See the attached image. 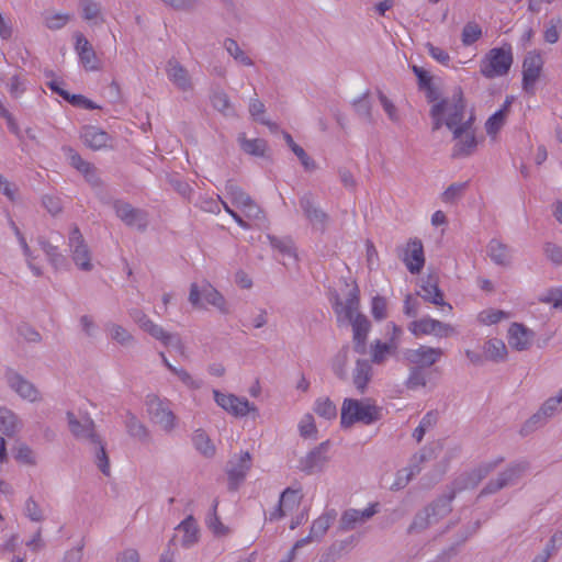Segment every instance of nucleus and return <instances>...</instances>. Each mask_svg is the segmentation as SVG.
<instances>
[{
    "instance_id": "nucleus-17",
    "label": "nucleus",
    "mask_w": 562,
    "mask_h": 562,
    "mask_svg": "<svg viewBox=\"0 0 562 562\" xmlns=\"http://www.w3.org/2000/svg\"><path fill=\"white\" fill-rule=\"evenodd\" d=\"M443 356L441 348H434L428 346H419L417 349H407L404 352V358L416 367L427 368L434 366Z\"/></svg>"
},
{
    "instance_id": "nucleus-54",
    "label": "nucleus",
    "mask_w": 562,
    "mask_h": 562,
    "mask_svg": "<svg viewBox=\"0 0 562 562\" xmlns=\"http://www.w3.org/2000/svg\"><path fill=\"white\" fill-rule=\"evenodd\" d=\"M315 413L325 419H333L337 416L336 405L328 397H321L315 403Z\"/></svg>"
},
{
    "instance_id": "nucleus-21",
    "label": "nucleus",
    "mask_w": 562,
    "mask_h": 562,
    "mask_svg": "<svg viewBox=\"0 0 562 562\" xmlns=\"http://www.w3.org/2000/svg\"><path fill=\"white\" fill-rule=\"evenodd\" d=\"M424 301L438 306H447L449 311L452 306L445 302L443 292L439 289V278L437 274H428L422 280L420 292L417 293Z\"/></svg>"
},
{
    "instance_id": "nucleus-23",
    "label": "nucleus",
    "mask_w": 562,
    "mask_h": 562,
    "mask_svg": "<svg viewBox=\"0 0 562 562\" xmlns=\"http://www.w3.org/2000/svg\"><path fill=\"white\" fill-rule=\"evenodd\" d=\"M533 337V331L522 324L513 323L509 327L508 344L518 351L527 350L531 346Z\"/></svg>"
},
{
    "instance_id": "nucleus-45",
    "label": "nucleus",
    "mask_w": 562,
    "mask_h": 562,
    "mask_svg": "<svg viewBox=\"0 0 562 562\" xmlns=\"http://www.w3.org/2000/svg\"><path fill=\"white\" fill-rule=\"evenodd\" d=\"M192 441L194 447L205 457H213L215 447L212 445L211 439L204 430L198 429L194 431Z\"/></svg>"
},
{
    "instance_id": "nucleus-26",
    "label": "nucleus",
    "mask_w": 562,
    "mask_h": 562,
    "mask_svg": "<svg viewBox=\"0 0 562 562\" xmlns=\"http://www.w3.org/2000/svg\"><path fill=\"white\" fill-rule=\"evenodd\" d=\"M372 379V366L369 360L358 359L352 371V383L360 394H363Z\"/></svg>"
},
{
    "instance_id": "nucleus-62",
    "label": "nucleus",
    "mask_w": 562,
    "mask_h": 562,
    "mask_svg": "<svg viewBox=\"0 0 562 562\" xmlns=\"http://www.w3.org/2000/svg\"><path fill=\"white\" fill-rule=\"evenodd\" d=\"M386 299L376 295L372 299L371 313L376 321H382L387 316Z\"/></svg>"
},
{
    "instance_id": "nucleus-41",
    "label": "nucleus",
    "mask_w": 562,
    "mask_h": 562,
    "mask_svg": "<svg viewBox=\"0 0 562 562\" xmlns=\"http://www.w3.org/2000/svg\"><path fill=\"white\" fill-rule=\"evenodd\" d=\"M131 318L151 337L159 334V325L155 324L143 311L133 308L130 311Z\"/></svg>"
},
{
    "instance_id": "nucleus-55",
    "label": "nucleus",
    "mask_w": 562,
    "mask_h": 562,
    "mask_svg": "<svg viewBox=\"0 0 562 562\" xmlns=\"http://www.w3.org/2000/svg\"><path fill=\"white\" fill-rule=\"evenodd\" d=\"M109 330L111 338L122 346L131 345L134 341L133 335L121 325L111 324Z\"/></svg>"
},
{
    "instance_id": "nucleus-34",
    "label": "nucleus",
    "mask_w": 562,
    "mask_h": 562,
    "mask_svg": "<svg viewBox=\"0 0 562 562\" xmlns=\"http://www.w3.org/2000/svg\"><path fill=\"white\" fill-rule=\"evenodd\" d=\"M125 427L130 436L140 441L149 440V431L147 427L131 412L126 413Z\"/></svg>"
},
{
    "instance_id": "nucleus-33",
    "label": "nucleus",
    "mask_w": 562,
    "mask_h": 562,
    "mask_svg": "<svg viewBox=\"0 0 562 562\" xmlns=\"http://www.w3.org/2000/svg\"><path fill=\"white\" fill-rule=\"evenodd\" d=\"M504 461L503 457L497 458L496 460L488 461L480 464L476 469H474L467 479H459L458 481L461 484L465 482L462 481H471L472 485L475 486L480 481L486 477L492 471H494L502 462Z\"/></svg>"
},
{
    "instance_id": "nucleus-58",
    "label": "nucleus",
    "mask_w": 562,
    "mask_h": 562,
    "mask_svg": "<svg viewBox=\"0 0 562 562\" xmlns=\"http://www.w3.org/2000/svg\"><path fill=\"white\" fill-rule=\"evenodd\" d=\"M447 104L448 100H440L431 106L432 131H438L445 124L443 114Z\"/></svg>"
},
{
    "instance_id": "nucleus-13",
    "label": "nucleus",
    "mask_w": 562,
    "mask_h": 562,
    "mask_svg": "<svg viewBox=\"0 0 562 562\" xmlns=\"http://www.w3.org/2000/svg\"><path fill=\"white\" fill-rule=\"evenodd\" d=\"M465 487L467 483L461 484L459 481H454L453 486L450 488L449 493L437 497L424 508L426 512H428L435 524L451 513V503L454 499L457 492Z\"/></svg>"
},
{
    "instance_id": "nucleus-1",
    "label": "nucleus",
    "mask_w": 562,
    "mask_h": 562,
    "mask_svg": "<svg viewBox=\"0 0 562 562\" xmlns=\"http://www.w3.org/2000/svg\"><path fill=\"white\" fill-rule=\"evenodd\" d=\"M345 285L347 288L346 300L342 301L340 295L334 291L330 296L331 306L338 325L352 327L353 350L359 355H366L371 323L364 314L359 312L360 290L357 283H348L345 280Z\"/></svg>"
},
{
    "instance_id": "nucleus-22",
    "label": "nucleus",
    "mask_w": 562,
    "mask_h": 562,
    "mask_svg": "<svg viewBox=\"0 0 562 562\" xmlns=\"http://www.w3.org/2000/svg\"><path fill=\"white\" fill-rule=\"evenodd\" d=\"M9 386L14 390L22 398L30 402L41 400V394L33 383L24 379L21 374L13 370L5 373Z\"/></svg>"
},
{
    "instance_id": "nucleus-19",
    "label": "nucleus",
    "mask_w": 562,
    "mask_h": 562,
    "mask_svg": "<svg viewBox=\"0 0 562 562\" xmlns=\"http://www.w3.org/2000/svg\"><path fill=\"white\" fill-rule=\"evenodd\" d=\"M75 38V49L83 68L88 71L100 70L101 63L90 42L81 33H76Z\"/></svg>"
},
{
    "instance_id": "nucleus-32",
    "label": "nucleus",
    "mask_w": 562,
    "mask_h": 562,
    "mask_svg": "<svg viewBox=\"0 0 562 562\" xmlns=\"http://www.w3.org/2000/svg\"><path fill=\"white\" fill-rule=\"evenodd\" d=\"M177 530L183 532V537L181 539V544L186 548H189L198 542L199 540V528L195 519L192 516H188L180 525L177 527Z\"/></svg>"
},
{
    "instance_id": "nucleus-3",
    "label": "nucleus",
    "mask_w": 562,
    "mask_h": 562,
    "mask_svg": "<svg viewBox=\"0 0 562 562\" xmlns=\"http://www.w3.org/2000/svg\"><path fill=\"white\" fill-rule=\"evenodd\" d=\"M448 104L445 110V125L452 131L453 138H458L463 135V132L471 127L473 123V115H470L464 121L465 116V101L461 87H456L450 98H447Z\"/></svg>"
},
{
    "instance_id": "nucleus-39",
    "label": "nucleus",
    "mask_w": 562,
    "mask_h": 562,
    "mask_svg": "<svg viewBox=\"0 0 562 562\" xmlns=\"http://www.w3.org/2000/svg\"><path fill=\"white\" fill-rule=\"evenodd\" d=\"M225 190L231 202L241 209L251 199L234 180H228L225 184Z\"/></svg>"
},
{
    "instance_id": "nucleus-49",
    "label": "nucleus",
    "mask_w": 562,
    "mask_h": 562,
    "mask_svg": "<svg viewBox=\"0 0 562 562\" xmlns=\"http://www.w3.org/2000/svg\"><path fill=\"white\" fill-rule=\"evenodd\" d=\"M482 36V27L476 22H468L461 33V42L464 46H470L477 42Z\"/></svg>"
},
{
    "instance_id": "nucleus-12",
    "label": "nucleus",
    "mask_w": 562,
    "mask_h": 562,
    "mask_svg": "<svg viewBox=\"0 0 562 562\" xmlns=\"http://www.w3.org/2000/svg\"><path fill=\"white\" fill-rule=\"evenodd\" d=\"M116 216L127 226L145 231L148 225V214L142 209H136L132 204L116 200L113 203Z\"/></svg>"
},
{
    "instance_id": "nucleus-18",
    "label": "nucleus",
    "mask_w": 562,
    "mask_h": 562,
    "mask_svg": "<svg viewBox=\"0 0 562 562\" xmlns=\"http://www.w3.org/2000/svg\"><path fill=\"white\" fill-rule=\"evenodd\" d=\"M251 468V457L249 452L241 453L238 458L227 463L226 473L228 476V488L236 491L239 484L245 480Z\"/></svg>"
},
{
    "instance_id": "nucleus-57",
    "label": "nucleus",
    "mask_w": 562,
    "mask_h": 562,
    "mask_svg": "<svg viewBox=\"0 0 562 562\" xmlns=\"http://www.w3.org/2000/svg\"><path fill=\"white\" fill-rule=\"evenodd\" d=\"M548 417H544L539 409L536 414H533L521 427L520 435L528 436L537 428L543 426L547 423Z\"/></svg>"
},
{
    "instance_id": "nucleus-59",
    "label": "nucleus",
    "mask_w": 562,
    "mask_h": 562,
    "mask_svg": "<svg viewBox=\"0 0 562 562\" xmlns=\"http://www.w3.org/2000/svg\"><path fill=\"white\" fill-rule=\"evenodd\" d=\"M562 26V21L560 18L551 19L548 22V25L543 33V38L549 44H554L559 41L560 30Z\"/></svg>"
},
{
    "instance_id": "nucleus-48",
    "label": "nucleus",
    "mask_w": 562,
    "mask_h": 562,
    "mask_svg": "<svg viewBox=\"0 0 562 562\" xmlns=\"http://www.w3.org/2000/svg\"><path fill=\"white\" fill-rule=\"evenodd\" d=\"M90 445H92L94 448L95 463H97L99 470L104 475H109L110 474V461H109V457L105 451V447L103 445L101 437H99V442H91Z\"/></svg>"
},
{
    "instance_id": "nucleus-63",
    "label": "nucleus",
    "mask_w": 562,
    "mask_h": 562,
    "mask_svg": "<svg viewBox=\"0 0 562 562\" xmlns=\"http://www.w3.org/2000/svg\"><path fill=\"white\" fill-rule=\"evenodd\" d=\"M24 512L26 517H29L32 521L38 522L44 520L43 512L33 497H29L26 499Z\"/></svg>"
},
{
    "instance_id": "nucleus-35",
    "label": "nucleus",
    "mask_w": 562,
    "mask_h": 562,
    "mask_svg": "<svg viewBox=\"0 0 562 562\" xmlns=\"http://www.w3.org/2000/svg\"><path fill=\"white\" fill-rule=\"evenodd\" d=\"M271 247L277 250L282 257H289L296 260V252L294 243L291 237H277L274 235H267Z\"/></svg>"
},
{
    "instance_id": "nucleus-36",
    "label": "nucleus",
    "mask_w": 562,
    "mask_h": 562,
    "mask_svg": "<svg viewBox=\"0 0 562 562\" xmlns=\"http://www.w3.org/2000/svg\"><path fill=\"white\" fill-rule=\"evenodd\" d=\"M238 142L240 148L248 155L262 157L268 149V144L263 138L248 139L245 135H239Z\"/></svg>"
},
{
    "instance_id": "nucleus-10",
    "label": "nucleus",
    "mask_w": 562,
    "mask_h": 562,
    "mask_svg": "<svg viewBox=\"0 0 562 562\" xmlns=\"http://www.w3.org/2000/svg\"><path fill=\"white\" fill-rule=\"evenodd\" d=\"M216 404L235 417H244L249 413H258L257 407L245 397H238L234 394H225L218 390L213 391Z\"/></svg>"
},
{
    "instance_id": "nucleus-30",
    "label": "nucleus",
    "mask_w": 562,
    "mask_h": 562,
    "mask_svg": "<svg viewBox=\"0 0 562 562\" xmlns=\"http://www.w3.org/2000/svg\"><path fill=\"white\" fill-rule=\"evenodd\" d=\"M335 518V510H330L324 513L322 516L315 519L312 524L310 535L306 537L308 538V543L314 539H321L327 532Z\"/></svg>"
},
{
    "instance_id": "nucleus-50",
    "label": "nucleus",
    "mask_w": 562,
    "mask_h": 562,
    "mask_svg": "<svg viewBox=\"0 0 562 562\" xmlns=\"http://www.w3.org/2000/svg\"><path fill=\"white\" fill-rule=\"evenodd\" d=\"M434 524L435 522H434L432 518H430L428 512L423 509L414 516V519H413L412 524L409 525L407 532L408 533H419V532L426 530L427 528H429Z\"/></svg>"
},
{
    "instance_id": "nucleus-46",
    "label": "nucleus",
    "mask_w": 562,
    "mask_h": 562,
    "mask_svg": "<svg viewBox=\"0 0 562 562\" xmlns=\"http://www.w3.org/2000/svg\"><path fill=\"white\" fill-rule=\"evenodd\" d=\"M394 349L395 347L391 344L375 340V342L371 345V362L382 364L386 358L393 353Z\"/></svg>"
},
{
    "instance_id": "nucleus-20",
    "label": "nucleus",
    "mask_w": 562,
    "mask_h": 562,
    "mask_svg": "<svg viewBox=\"0 0 562 562\" xmlns=\"http://www.w3.org/2000/svg\"><path fill=\"white\" fill-rule=\"evenodd\" d=\"M407 270L413 273H419L425 265L423 243L418 238L411 239L402 257Z\"/></svg>"
},
{
    "instance_id": "nucleus-52",
    "label": "nucleus",
    "mask_w": 562,
    "mask_h": 562,
    "mask_svg": "<svg viewBox=\"0 0 562 562\" xmlns=\"http://www.w3.org/2000/svg\"><path fill=\"white\" fill-rule=\"evenodd\" d=\"M224 47L227 50V53L237 61L245 66H252V60L249 58L243 49L239 47L237 42L233 38H226L224 41Z\"/></svg>"
},
{
    "instance_id": "nucleus-43",
    "label": "nucleus",
    "mask_w": 562,
    "mask_h": 562,
    "mask_svg": "<svg viewBox=\"0 0 562 562\" xmlns=\"http://www.w3.org/2000/svg\"><path fill=\"white\" fill-rule=\"evenodd\" d=\"M436 327H440L439 321L430 317H424L409 324V330L417 337L431 335L434 330H436Z\"/></svg>"
},
{
    "instance_id": "nucleus-38",
    "label": "nucleus",
    "mask_w": 562,
    "mask_h": 562,
    "mask_svg": "<svg viewBox=\"0 0 562 562\" xmlns=\"http://www.w3.org/2000/svg\"><path fill=\"white\" fill-rule=\"evenodd\" d=\"M159 331L153 338L161 341L166 347H173L181 356H184L186 346L179 334L168 333L161 326H159Z\"/></svg>"
},
{
    "instance_id": "nucleus-53",
    "label": "nucleus",
    "mask_w": 562,
    "mask_h": 562,
    "mask_svg": "<svg viewBox=\"0 0 562 562\" xmlns=\"http://www.w3.org/2000/svg\"><path fill=\"white\" fill-rule=\"evenodd\" d=\"M348 350L349 347L344 346L336 356V359L333 364L334 373L338 379L342 381L347 379Z\"/></svg>"
},
{
    "instance_id": "nucleus-8",
    "label": "nucleus",
    "mask_w": 562,
    "mask_h": 562,
    "mask_svg": "<svg viewBox=\"0 0 562 562\" xmlns=\"http://www.w3.org/2000/svg\"><path fill=\"white\" fill-rule=\"evenodd\" d=\"M529 468L527 461H520L512 463L494 480L487 482V484L481 491V495L494 494L502 488L514 484Z\"/></svg>"
},
{
    "instance_id": "nucleus-47",
    "label": "nucleus",
    "mask_w": 562,
    "mask_h": 562,
    "mask_svg": "<svg viewBox=\"0 0 562 562\" xmlns=\"http://www.w3.org/2000/svg\"><path fill=\"white\" fill-rule=\"evenodd\" d=\"M427 385V373L424 368L413 367L409 370L408 378L405 382V386L408 390H416L417 387H425Z\"/></svg>"
},
{
    "instance_id": "nucleus-14",
    "label": "nucleus",
    "mask_w": 562,
    "mask_h": 562,
    "mask_svg": "<svg viewBox=\"0 0 562 562\" xmlns=\"http://www.w3.org/2000/svg\"><path fill=\"white\" fill-rule=\"evenodd\" d=\"M379 512V503L370 504L366 509H346L339 519V530L349 531L356 529L371 519Z\"/></svg>"
},
{
    "instance_id": "nucleus-60",
    "label": "nucleus",
    "mask_w": 562,
    "mask_h": 562,
    "mask_svg": "<svg viewBox=\"0 0 562 562\" xmlns=\"http://www.w3.org/2000/svg\"><path fill=\"white\" fill-rule=\"evenodd\" d=\"M507 115L504 111H496L485 123V130L488 135H495L505 124Z\"/></svg>"
},
{
    "instance_id": "nucleus-5",
    "label": "nucleus",
    "mask_w": 562,
    "mask_h": 562,
    "mask_svg": "<svg viewBox=\"0 0 562 562\" xmlns=\"http://www.w3.org/2000/svg\"><path fill=\"white\" fill-rule=\"evenodd\" d=\"M201 299H203L205 303L216 307L222 314L229 313V308L224 296L206 281H204L201 286L196 283H192L190 286L189 302L194 307H204Z\"/></svg>"
},
{
    "instance_id": "nucleus-31",
    "label": "nucleus",
    "mask_w": 562,
    "mask_h": 562,
    "mask_svg": "<svg viewBox=\"0 0 562 562\" xmlns=\"http://www.w3.org/2000/svg\"><path fill=\"white\" fill-rule=\"evenodd\" d=\"M22 427L18 416L7 407L0 406V429L9 437L15 435Z\"/></svg>"
},
{
    "instance_id": "nucleus-11",
    "label": "nucleus",
    "mask_w": 562,
    "mask_h": 562,
    "mask_svg": "<svg viewBox=\"0 0 562 562\" xmlns=\"http://www.w3.org/2000/svg\"><path fill=\"white\" fill-rule=\"evenodd\" d=\"M329 440L321 442L299 461V469L307 475L322 472L329 461Z\"/></svg>"
},
{
    "instance_id": "nucleus-24",
    "label": "nucleus",
    "mask_w": 562,
    "mask_h": 562,
    "mask_svg": "<svg viewBox=\"0 0 562 562\" xmlns=\"http://www.w3.org/2000/svg\"><path fill=\"white\" fill-rule=\"evenodd\" d=\"M168 79L180 90L189 91L192 89L191 78L188 70L176 59L171 58L166 65Z\"/></svg>"
},
{
    "instance_id": "nucleus-9",
    "label": "nucleus",
    "mask_w": 562,
    "mask_h": 562,
    "mask_svg": "<svg viewBox=\"0 0 562 562\" xmlns=\"http://www.w3.org/2000/svg\"><path fill=\"white\" fill-rule=\"evenodd\" d=\"M543 64L540 50L533 49L526 54L522 61V89L527 93H535V85L540 78Z\"/></svg>"
},
{
    "instance_id": "nucleus-56",
    "label": "nucleus",
    "mask_w": 562,
    "mask_h": 562,
    "mask_svg": "<svg viewBox=\"0 0 562 562\" xmlns=\"http://www.w3.org/2000/svg\"><path fill=\"white\" fill-rule=\"evenodd\" d=\"M468 183H452L441 194V200L445 203L457 202L464 193Z\"/></svg>"
},
{
    "instance_id": "nucleus-6",
    "label": "nucleus",
    "mask_w": 562,
    "mask_h": 562,
    "mask_svg": "<svg viewBox=\"0 0 562 562\" xmlns=\"http://www.w3.org/2000/svg\"><path fill=\"white\" fill-rule=\"evenodd\" d=\"M147 411L151 419L165 431H171L176 427V416L170 408V402L162 400L155 394L146 397Z\"/></svg>"
},
{
    "instance_id": "nucleus-42",
    "label": "nucleus",
    "mask_w": 562,
    "mask_h": 562,
    "mask_svg": "<svg viewBox=\"0 0 562 562\" xmlns=\"http://www.w3.org/2000/svg\"><path fill=\"white\" fill-rule=\"evenodd\" d=\"M211 103L215 110L223 113L224 115H231L234 113V108L231 103L229 97L222 89L213 91L211 95Z\"/></svg>"
},
{
    "instance_id": "nucleus-44",
    "label": "nucleus",
    "mask_w": 562,
    "mask_h": 562,
    "mask_svg": "<svg viewBox=\"0 0 562 562\" xmlns=\"http://www.w3.org/2000/svg\"><path fill=\"white\" fill-rule=\"evenodd\" d=\"M217 506L218 501L214 499L212 504V510L207 516L206 524L207 527L213 531V533L217 537H224L227 536L229 532V529L222 524L218 515H217Z\"/></svg>"
},
{
    "instance_id": "nucleus-61",
    "label": "nucleus",
    "mask_w": 562,
    "mask_h": 562,
    "mask_svg": "<svg viewBox=\"0 0 562 562\" xmlns=\"http://www.w3.org/2000/svg\"><path fill=\"white\" fill-rule=\"evenodd\" d=\"M300 435L303 438H312L317 434V429L314 423V417L311 414H306L300 422L299 425Z\"/></svg>"
},
{
    "instance_id": "nucleus-64",
    "label": "nucleus",
    "mask_w": 562,
    "mask_h": 562,
    "mask_svg": "<svg viewBox=\"0 0 562 562\" xmlns=\"http://www.w3.org/2000/svg\"><path fill=\"white\" fill-rule=\"evenodd\" d=\"M279 503L282 506L290 508V509H292L294 506H299V504H300L299 492L295 490H292L290 487L285 488L280 495Z\"/></svg>"
},
{
    "instance_id": "nucleus-4",
    "label": "nucleus",
    "mask_w": 562,
    "mask_h": 562,
    "mask_svg": "<svg viewBox=\"0 0 562 562\" xmlns=\"http://www.w3.org/2000/svg\"><path fill=\"white\" fill-rule=\"evenodd\" d=\"M512 64L513 54L510 46L495 47L482 59L480 71L485 78L493 79L507 75Z\"/></svg>"
},
{
    "instance_id": "nucleus-51",
    "label": "nucleus",
    "mask_w": 562,
    "mask_h": 562,
    "mask_svg": "<svg viewBox=\"0 0 562 562\" xmlns=\"http://www.w3.org/2000/svg\"><path fill=\"white\" fill-rule=\"evenodd\" d=\"M38 244L45 255L47 256L49 262L55 267L58 268L65 262V257L59 254L58 248L54 245H52L47 239L40 237Z\"/></svg>"
},
{
    "instance_id": "nucleus-15",
    "label": "nucleus",
    "mask_w": 562,
    "mask_h": 562,
    "mask_svg": "<svg viewBox=\"0 0 562 562\" xmlns=\"http://www.w3.org/2000/svg\"><path fill=\"white\" fill-rule=\"evenodd\" d=\"M300 206L312 226L322 233L325 232L329 216L317 206L314 195L311 192L300 198Z\"/></svg>"
},
{
    "instance_id": "nucleus-29",
    "label": "nucleus",
    "mask_w": 562,
    "mask_h": 562,
    "mask_svg": "<svg viewBox=\"0 0 562 562\" xmlns=\"http://www.w3.org/2000/svg\"><path fill=\"white\" fill-rule=\"evenodd\" d=\"M64 150L68 153L70 165L74 168L83 173L91 183L99 184L100 181L95 176V169L90 162L85 161L81 156L70 147L64 148Z\"/></svg>"
},
{
    "instance_id": "nucleus-7",
    "label": "nucleus",
    "mask_w": 562,
    "mask_h": 562,
    "mask_svg": "<svg viewBox=\"0 0 562 562\" xmlns=\"http://www.w3.org/2000/svg\"><path fill=\"white\" fill-rule=\"evenodd\" d=\"M68 246L75 265L82 271H91L93 268L91 252L77 225L71 227Z\"/></svg>"
},
{
    "instance_id": "nucleus-37",
    "label": "nucleus",
    "mask_w": 562,
    "mask_h": 562,
    "mask_svg": "<svg viewBox=\"0 0 562 562\" xmlns=\"http://www.w3.org/2000/svg\"><path fill=\"white\" fill-rule=\"evenodd\" d=\"M487 359L494 362L504 361L507 356L506 345L501 339H490L484 347Z\"/></svg>"
},
{
    "instance_id": "nucleus-40",
    "label": "nucleus",
    "mask_w": 562,
    "mask_h": 562,
    "mask_svg": "<svg viewBox=\"0 0 562 562\" xmlns=\"http://www.w3.org/2000/svg\"><path fill=\"white\" fill-rule=\"evenodd\" d=\"M283 138L306 170L311 171L316 168L315 161L293 140L292 136L288 132H283Z\"/></svg>"
},
{
    "instance_id": "nucleus-16",
    "label": "nucleus",
    "mask_w": 562,
    "mask_h": 562,
    "mask_svg": "<svg viewBox=\"0 0 562 562\" xmlns=\"http://www.w3.org/2000/svg\"><path fill=\"white\" fill-rule=\"evenodd\" d=\"M68 427L72 436L80 440H87L89 443L99 442V435L95 431V424L86 416L83 420H79L72 412L66 413Z\"/></svg>"
},
{
    "instance_id": "nucleus-28",
    "label": "nucleus",
    "mask_w": 562,
    "mask_h": 562,
    "mask_svg": "<svg viewBox=\"0 0 562 562\" xmlns=\"http://www.w3.org/2000/svg\"><path fill=\"white\" fill-rule=\"evenodd\" d=\"M492 261L498 266L508 267L512 263V254L507 245L497 239H492L487 246Z\"/></svg>"
},
{
    "instance_id": "nucleus-2",
    "label": "nucleus",
    "mask_w": 562,
    "mask_h": 562,
    "mask_svg": "<svg viewBox=\"0 0 562 562\" xmlns=\"http://www.w3.org/2000/svg\"><path fill=\"white\" fill-rule=\"evenodd\" d=\"M381 418V408L371 403L369 398H345L341 406L340 424L349 428L356 423L371 425Z\"/></svg>"
},
{
    "instance_id": "nucleus-25",
    "label": "nucleus",
    "mask_w": 562,
    "mask_h": 562,
    "mask_svg": "<svg viewBox=\"0 0 562 562\" xmlns=\"http://www.w3.org/2000/svg\"><path fill=\"white\" fill-rule=\"evenodd\" d=\"M456 140V144L452 149V158H462L471 156L477 146V142L474 135V132L471 127H468L462 136H459L458 138H453Z\"/></svg>"
},
{
    "instance_id": "nucleus-27",
    "label": "nucleus",
    "mask_w": 562,
    "mask_h": 562,
    "mask_svg": "<svg viewBox=\"0 0 562 562\" xmlns=\"http://www.w3.org/2000/svg\"><path fill=\"white\" fill-rule=\"evenodd\" d=\"M81 137L83 143L94 150L105 147L110 139L106 132L95 126H85L81 132Z\"/></svg>"
}]
</instances>
